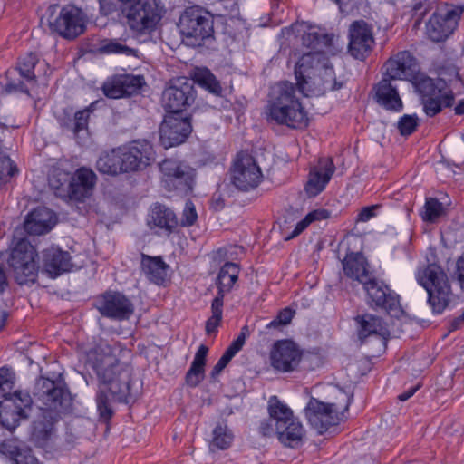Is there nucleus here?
Returning a JSON list of instances; mask_svg holds the SVG:
<instances>
[{"label":"nucleus","mask_w":464,"mask_h":464,"mask_svg":"<svg viewBox=\"0 0 464 464\" xmlns=\"http://www.w3.org/2000/svg\"><path fill=\"white\" fill-rule=\"evenodd\" d=\"M92 369L98 381L95 401L100 420L108 423L115 413L114 403L134 401L132 368L121 362L110 346L96 353Z\"/></svg>","instance_id":"f257e3e1"},{"label":"nucleus","mask_w":464,"mask_h":464,"mask_svg":"<svg viewBox=\"0 0 464 464\" xmlns=\"http://www.w3.org/2000/svg\"><path fill=\"white\" fill-rule=\"evenodd\" d=\"M384 77L390 80L412 82L419 92L423 111L429 117H434L444 108H450L454 102V93L446 81L419 75L416 58L409 51L398 52L383 64Z\"/></svg>","instance_id":"f03ea898"},{"label":"nucleus","mask_w":464,"mask_h":464,"mask_svg":"<svg viewBox=\"0 0 464 464\" xmlns=\"http://www.w3.org/2000/svg\"><path fill=\"white\" fill-rule=\"evenodd\" d=\"M298 88L290 82H279L268 95L266 115L268 121L285 125L291 129H302L308 124L307 112L297 96Z\"/></svg>","instance_id":"7ed1b4c3"},{"label":"nucleus","mask_w":464,"mask_h":464,"mask_svg":"<svg viewBox=\"0 0 464 464\" xmlns=\"http://www.w3.org/2000/svg\"><path fill=\"white\" fill-rule=\"evenodd\" d=\"M194 82L215 95H220L222 87L215 75L207 68L198 69L194 81L179 77L169 82L161 96L162 106L167 114L182 115L196 99Z\"/></svg>","instance_id":"20e7f679"},{"label":"nucleus","mask_w":464,"mask_h":464,"mask_svg":"<svg viewBox=\"0 0 464 464\" xmlns=\"http://www.w3.org/2000/svg\"><path fill=\"white\" fill-rule=\"evenodd\" d=\"M416 278L428 294V304L434 314H441L456 305L458 296L453 293L447 273L436 263L419 270Z\"/></svg>","instance_id":"39448f33"},{"label":"nucleus","mask_w":464,"mask_h":464,"mask_svg":"<svg viewBox=\"0 0 464 464\" xmlns=\"http://www.w3.org/2000/svg\"><path fill=\"white\" fill-rule=\"evenodd\" d=\"M14 380V373L11 369L0 368V396L4 398V401H0V421L8 428L10 425L5 422L11 420L12 426L14 427L21 419H26L33 404L27 392L17 391L10 393Z\"/></svg>","instance_id":"423d86ee"},{"label":"nucleus","mask_w":464,"mask_h":464,"mask_svg":"<svg viewBox=\"0 0 464 464\" xmlns=\"http://www.w3.org/2000/svg\"><path fill=\"white\" fill-rule=\"evenodd\" d=\"M38 254L35 247L26 239L13 242L7 258L9 273L19 285H34L38 278Z\"/></svg>","instance_id":"0eeeda50"},{"label":"nucleus","mask_w":464,"mask_h":464,"mask_svg":"<svg viewBox=\"0 0 464 464\" xmlns=\"http://www.w3.org/2000/svg\"><path fill=\"white\" fill-rule=\"evenodd\" d=\"M178 28L187 44L201 46L214 37V16L201 6H189L180 14Z\"/></svg>","instance_id":"6e6552de"},{"label":"nucleus","mask_w":464,"mask_h":464,"mask_svg":"<svg viewBox=\"0 0 464 464\" xmlns=\"http://www.w3.org/2000/svg\"><path fill=\"white\" fill-rule=\"evenodd\" d=\"M41 390L37 395L43 401L42 417L46 420L44 425L45 434H49L53 425L58 420L60 413L68 412L72 408V397L69 391L57 385L50 379L43 378L37 382Z\"/></svg>","instance_id":"1a4fd4ad"},{"label":"nucleus","mask_w":464,"mask_h":464,"mask_svg":"<svg viewBox=\"0 0 464 464\" xmlns=\"http://www.w3.org/2000/svg\"><path fill=\"white\" fill-rule=\"evenodd\" d=\"M51 5L48 8L47 24L51 33L57 34L67 40H73L83 34L86 29L83 12L74 5L60 8Z\"/></svg>","instance_id":"9d476101"},{"label":"nucleus","mask_w":464,"mask_h":464,"mask_svg":"<svg viewBox=\"0 0 464 464\" xmlns=\"http://www.w3.org/2000/svg\"><path fill=\"white\" fill-rule=\"evenodd\" d=\"M127 24L132 31L150 33L162 17V7L157 0H137L122 9Z\"/></svg>","instance_id":"9b49d317"},{"label":"nucleus","mask_w":464,"mask_h":464,"mask_svg":"<svg viewBox=\"0 0 464 464\" xmlns=\"http://www.w3.org/2000/svg\"><path fill=\"white\" fill-rule=\"evenodd\" d=\"M366 293L368 305L374 310H383L392 316H399L402 313L400 296L391 289L383 281L371 277L362 285Z\"/></svg>","instance_id":"f8f14e48"},{"label":"nucleus","mask_w":464,"mask_h":464,"mask_svg":"<svg viewBox=\"0 0 464 464\" xmlns=\"http://www.w3.org/2000/svg\"><path fill=\"white\" fill-rule=\"evenodd\" d=\"M37 63L38 58L35 53H29L21 56L17 66L6 72L5 92L29 95V90L36 84L34 68Z\"/></svg>","instance_id":"ddd939ff"},{"label":"nucleus","mask_w":464,"mask_h":464,"mask_svg":"<svg viewBox=\"0 0 464 464\" xmlns=\"http://www.w3.org/2000/svg\"><path fill=\"white\" fill-rule=\"evenodd\" d=\"M94 307L106 318L115 321L129 320L134 314V304L123 293L108 290L94 299Z\"/></svg>","instance_id":"4468645a"},{"label":"nucleus","mask_w":464,"mask_h":464,"mask_svg":"<svg viewBox=\"0 0 464 464\" xmlns=\"http://www.w3.org/2000/svg\"><path fill=\"white\" fill-rule=\"evenodd\" d=\"M162 181L168 190L188 194L192 190L194 169L182 161L166 159L160 164Z\"/></svg>","instance_id":"2eb2a0df"},{"label":"nucleus","mask_w":464,"mask_h":464,"mask_svg":"<svg viewBox=\"0 0 464 464\" xmlns=\"http://www.w3.org/2000/svg\"><path fill=\"white\" fill-rule=\"evenodd\" d=\"M263 174L255 159L248 154H238L231 169V182L241 191L256 188L262 181Z\"/></svg>","instance_id":"dca6fc26"},{"label":"nucleus","mask_w":464,"mask_h":464,"mask_svg":"<svg viewBox=\"0 0 464 464\" xmlns=\"http://www.w3.org/2000/svg\"><path fill=\"white\" fill-rule=\"evenodd\" d=\"M461 14V9L449 6L438 8L426 24V34L433 42L446 40L456 29Z\"/></svg>","instance_id":"f3484780"},{"label":"nucleus","mask_w":464,"mask_h":464,"mask_svg":"<svg viewBox=\"0 0 464 464\" xmlns=\"http://www.w3.org/2000/svg\"><path fill=\"white\" fill-rule=\"evenodd\" d=\"M192 131L190 116L166 114L160 125V143L168 149L186 141Z\"/></svg>","instance_id":"a211bd4d"},{"label":"nucleus","mask_w":464,"mask_h":464,"mask_svg":"<svg viewBox=\"0 0 464 464\" xmlns=\"http://www.w3.org/2000/svg\"><path fill=\"white\" fill-rule=\"evenodd\" d=\"M375 45L372 24L357 20L349 27L348 52L355 59L364 61Z\"/></svg>","instance_id":"6ab92c4d"},{"label":"nucleus","mask_w":464,"mask_h":464,"mask_svg":"<svg viewBox=\"0 0 464 464\" xmlns=\"http://www.w3.org/2000/svg\"><path fill=\"white\" fill-rule=\"evenodd\" d=\"M121 150L125 172L144 169L155 160L153 147L146 140H133Z\"/></svg>","instance_id":"aec40b11"},{"label":"nucleus","mask_w":464,"mask_h":464,"mask_svg":"<svg viewBox=\"0 0 464 464\" xmlns=\"http://www.w3.org/2000/svg\"><path fill=\"white\" fill-rule=\"evenodd\" d=\"M304 412L309 424L319 434H324L330 427L338 423L334 404H325L317 399L311 398Z\"/></svg>","instance_id":"412c9836"},{"label":"nucleus","mask_w":464,"mask_h":464,"mask_svg":"<svg viewBox=\"0 0 464 464\" xmlns=\"http://www.w3.org/2000/svg\"><path fill=\"white\" fill-rule=\"evenodd\" d=\"M301 358V350L291 340L277 341L270 352L271 365L283 372L294 371L299 365Z\"/></svg>","instance_id":"4be33fe9"},{"label":"nucleus","mask_w":464,"mask_h":464,"mask_svg":"<svg viewBox=\"0 0 464 464\" xmlns=\"http://www.w3.org/2000/svg\"><path fill=\"white\" fill-rule=\"evenodd\" d=\"M144 84L141 75L119 74L108 79L102 89L106 97L120 99L138 94Z\"/></svg>","instance_id":"5701e85b"},{"label":"nucleus","mask_w":464,"mask_h":464,"mask_svg":"<svg viewBox=\"0 0 464 464\" xmlns=\"http://www.w3.org/2000/svg\"><path fill=\"white\" fill-rule=\"evenodd\" d=\"M319 62V54L316 53H307L301 56L295 67V76L296 80V88L304 96H309L314 93L312 85L316 84L315 70Z\"/></svg>","instance_id":"b1692460"},{"label":"nucleus","mask_w":464,"mask_h":464,"mask_svg":"<svg viewBox=\"0 0 464 464\" xmlns=\"http://www.w3.org/2000/svg\"><path fill=\"white\" fill-rule=\"evenodd\" d=\"M354 321L357 325L358 338L362 343H364L369 337H373L385 347L390 333L382 318L372 314H363L355 316Z\"/></svg>","instance_id":"393cba45"},{"label":"nucleus","mask_w":464,"mask_h":464,"mask_svg":"<svg viewBox=\"0 0 464 464\" xmlns=\"http://www.w3.org/2000/svg\"><path fill=\"white\" fill-rule=\"evenodd\" d=\"M372 92L374 101L382 109L395 113L403 110V102L392 80L383 77L373 86Z\"/></svg>","instance_id":"a878e982"},{"label":"nucleus","mask_w":464,"mask_h":464,"mask_svg":"<svg viewBox=\"0 0 464 464\" xmlns=\"http://www.w3.org/2000/svg\"><path fill=\"white\" fill-rule=\"evenodd\" d=\"M68 200L83 202L92 194L96 174L91 169L82 167L71 176Z\"/></svg>","instance_id":"bb28decb"},{"label":"nucleus","mask_w":464,"mask_h":464,"mask_svg":"<svg viewBox=\"0 0 464 464\" xmlns=\"http://www.w3.org/2000/svg\"><path fill=\"white\" fill-rule=\"evenodd\" d=\"M343 275L363 285L367 280L374 276V272L371 270L370 264L364 255L361 252L347 253L342 261Z\"/></svg>","instance_id":"cd10ccee"},{"label":"nucleus","mask_w":464,"mask_h":464,"mask_svg":"<svg viewBox=\"0 0 464 464\" xmlns=\"http://www.w3.org/2000/svg\"><path fill=\"white\" fill-rule=\"evenodd\" d=\"M72 266L69 252L57 247H50L43 251L44 271L51 277H56L69 272Z\"/></svg>","instance_id":"c85d7f7f"},{"label":"nucleus","mask_w":464,"mask_h":464,"mask_svg":"<svg viewBox=\"0 0 464 464\" xmlns=\"http://www.w3.org/2000/svg\"><path fill=\"white\" fill-rule=\"evenodd\" d=\"M334 172V165L331 159L321 160L317 167L310 170L309 179L305 184V191L311 197L320 194L330 181Z\"/></svg>","instance_id":"c756f323"},{"label":"nucleus","mask_w":464,"mask_h":464,"mask_svg":"<svg viewBox=\"0 0 464 464\" xmlns=\"http://www.w3.org/2000/svg\"><path fill=\"white\" fill-rule=\"evenodd\" d=\"M56 223V216L45 207H38L28 214L24 229L32 235H43L49 232Z\"/></svg>","instance_id":"7c9ffc66"},{"label":"nucleus","mask_w":464,"mask_h":464,"mask_svg":"<svg viewBox=\"0 0 464 464\" xmlns=\"http://www.w3.org/2000/svg\"><path fill=\"white\" fill-rule=\"evenodd\" d=\"M148 224L158 227L166 235H170L179 226V220L174 211L162 204H155L151 208Z\"/></svg>","instance_id":"2f4dec72"},{"label":"nucleus","mask_w":464,"mask_h":464,"mask_svg":"<svg viewBox=\"0 0 464 464\" xmlns=\"http://www.w3.org/2000/svg\"><path fill=\"white\" fill-rule=\"evenodd\" d=\"M169 267L161 256L141 254L140 269L150 282L158 285L163 284Z\"/></svg>","instance_id":"473e14b6"},{"label":"nucleus","mask_w":464,"mask_h":464,"mask_svg":"<svg viewBox=\"0 0 464 464\" xmlns=\"http://www.w3.org/2000/svg\"><path fill=\"white\" fill-rule=\"evenodd\" d=\"M239 272V266L233 262H226L221 266L216 281L218 294L215 299L224 301L226 294L232 290L233 285L238 280Z\"/></svg>","instance_id":"72a5a7b5"},{"label":"nucleus","mask_w":464,"mask_h":464,"mask_svg":"<svg viewBox=\"0 0 464 464\" xmlns=\"http://www.w3.org/2000/svg\"><path fill=\"white\" fill-rule=\"evenodd\" d=\"M92 106L77 111L73 115L71 111H64V115L58 120L60 126L78 137L82 131L88 130Z\"/></svg>","instance_id":"f704fd0d"},{"label":"nucleus","mask_w":464,"mask_h":464,"mask_svg":"<svg viewBox=\"0 0 464 464\" xmlns=\"http://www.w3.org/2000/svg\"><path fill=\"white\" fill-rule=\"evenodd\" d=\"M71 176V172L59 167L53 168L48 176V184L50 188L53 191L56 197L61 198L63 200H68V197L70 196Z\"/></svg>","instance_id":"c9c22d12"},{"label":"nucleus","mask_w":464,"mask_h":464,"mask_svg":"<svg viewBox=\"0 0 464 464\" xmlns=\"http://www.w3.org/2000/svg\"><path fill=\"white\" fill-rule=\"evenodd\" d=\"M121 148L102 153L96 162L97 169L103 174L117 175L124 171Z\"/></svg>","instance_id":"e433bc0d"},{"label":"nucleus","mask_w":464,"mask_h":464,"mask_svg":"<svg viewBox=\"0 0 464 464\" xmlns=\"http://www.w3.org/2000/svg\"><path fill=\"white\" fill-rule=\"evenodd\" d=\"M276 431L279 441L285 446L294 449L301 446L304 430L298 419L284 425L282 429H276Z\"/></svg>","instance_id":"4c0bfd02"},{"label":"nucleus","mask_w":464,"mask_h":464,"mask_svg":"<svg viewBox=\"0 0 464 464\" xmlns=\"http://www.w3.org/2000/svg\"><path fill=\"white\" fill-rule=\"evenodd\" d=\"M268 413L271 420L275 422L276 430L282 429L284 425L297 419L292 410L276 395L271 396L268 401Z\"/></svg>","instance_id":"58836bf2"},{"label":"nucleus","mask_w":464,"mask_h":464,"mask_svg":"<svg viewBox=\"0 0 464 464\" xmlns=\"http://www.w3.org/2000/svg\"><path fill=\"white\" fill-rule=\"evenodd\" d=\"M343 86V82H338L333 66L324 65L318 70L316 84L312 85L314 94H320L325 92L336 91ZM313 93H310L312 95Z\"/></svg>","instance_id":"ea45409f"},{"label":"nucleus","mask_w":464,"mask_h":464,"mask_svg":"<svg viewBox=\"0 0 464 464\" xmlns=\"http://www.w3.org/2000/svg\"><path fill=\"white\" fill-rule=\"evenodd\" d=\"M302 41L304 46L319 54L324 51V48L330 47L333 44L334 34L321 29H311L303 34Z\"/></svg>","instance_id":"a19ab883"},{"label":"nucleus","mask_w":464,"mask_h":464,"mask_svg":"<svg viewBox=\"0 0 464 464\" xmlns=\"http://www.w3.org/2000/svg\"><path fill=\"white\" fill-rule=\"evenodd\" d=\"M331 217V211L325 208H318L309 212L302 220H300L294 230L285 239L290 240L299 236L314 221L325 220Z\"/></svg>","instance_id":"79ce46f5"},{"label":"nucleus","mask_w":464,"mask_h":464,"mask_svg":"<svg viewBox=\"0 0 464 464\" xmlns=\"http://www.w3.org/2000/svg\"><path fill=\"white\" fill-rule=\"evenodd\" d=\"M233 440L234 435L227 425L218 424L213 430L211 446L224 450L231 446Z\"/></svg>","instance_id":"37998d69"},{"label":"nucleus","mask_w":464,"mask_h":464,"mask_svg":"<svg viewBox=\"0 0 464 464\" xmlns=\"http://www.w3.org/2000/svg\"><path fill=\"white\" fill-rule=\"evenodd\" d=\"M224 301L219 299H213L211 303L212 315L206 322V333L208 335L216 334L218 327L220 325L223 316Z\"/></svg>","instance_id":"c03bdc74"},{"label":"nucleus","mask_w":464,"mask_h":464,"mask_svg":"<svg viewBox=\"0 0 464 464\" xmlns=\"http://www.w3.org/2000/svg\"><path fill=\"white\" fill-rule=\"evenodd\" d=\"M422 219L427 222H435L440 217L445 214V208L437 198H426Z\"/></svg>","instance_id":"a18cd8bd"},{"label":"nucleus","mask_w":464,"mask_h":464,"mask_svg":"<svg viewBox=\"0 0 464 464\" xmlns=\"http://www.w3.org/2000/svg\"><path fill=\"white\" fill-rule=\"evenodd\" d=\"M99 51L102 53H115V54H125L131 55L133 49L120 43L118 40H104L102 42Z\"/></svg>","instance_id":"49530a36"},{"label":"nucleus","mask_w":464,"mask_h":464,"mask_svg":"<svg viewBox=\"0 0 464 464\" xmlns=\"http://www.w3.org/2000/svg\"><path fill=\"white\" fill-rule=\"evenodd\" d=\"M18 172L17 167L3 151L0 152V186Z\"/></svg>","instance_id":"de8ad7c7"},{"label":"nucleus","mask_w":464,"mask_h":464,"mask_svg":"<svg viewBox=\"0 0 464 464\" xmlns=\"http://www.w3.org/2000/svg\"><path fill=\"white\" fill-rule=\"evenodd\" d=\"M11 459L14 464H39L38 459L28 448H15L12 452Z\"/></svg>","instance_id":"09e8293b"},{"label":"nucleus","mask_w":464,"mask_h":464,"mask_svg":"<svg viewBox=\"0 0 464 464\" xmlns=\"http://www.w3.org/2000/svg\"><path fill=\"white\" fill-rule=\"evenodd\" d=\"M397 127L401 135H410L417 128V118L406 114L401 117L397 123Z\"/></svg>","instance_id":"8fccbe9b"},{"label":"nucleus","mask_w":464,"mask_h":464,"mask_svg":"<svg viewBox=\"0 0 464 464\" xmlns=\"http://www.w3.org/2000/svg\"><path fill=\"white\" fill-rule=\"evenodd\" d=\"M197 218H198V214H197L194 204L189 200L187 201L186 206L183 210V213H182L180 225L182 227H190L196 222Z\"/></svg>","instance_id":"3c124183"},{"label":"nucleus","mask_w":464,"mask_h":464,"mask_svg":"<svg viewBox=\"0 0 464 464\" xmlns=\"http://www.w3.org/2000/svg\"><path fill=\"white\" fill-rule=\"evenodd\" d=\"M204 371L190 365L186 373V383L190 387L198 386L203 380Z\"/></svg>","instance_id":"603ef678"},{"label":"nucleus","mask_w":464,"mask_h":464,"mask_svg":"<svg viewBox=\"0 0 464 464\" xmlns=\"http://www.w3.org/2000/svg\"><path fill=\"white\" fill-rule=\"evenodd\" d=\"M233 356L225 351L223 355L219 358L216 365L213 367L210 377L212 379H216L222 371L227 367L229 362L232 360Z\"/></svg>","instance_id":"864d4df0"},{"label":"nucleus","mask_w":464,"mask_h":464,"mask_svg":"<svg viewBox=\"0 0 464 464\" xmlns=\"http://www.w3.org/2000/svg\"><path fill=\"white\" fill-rule=\"evenodd\" d=\"M381 208L380 205H372L364 207L359 212L356 221L357 222H367L371 218L376 216V210Z\"/></svg>","instance_id":"5fc2aeb1"},{"label":"nucleus","mask_w":464,"mask_h":464,"mask_svg":"<svg viewBox=\"0 0 464 464\" xmlns=\"http://www.w3.org/2000/svg\"><path fill=\"white\" fill-rule=\"evenodd\" d=\"M454 277L457 279L461 290L464 292V252L456 260Z\"/></svg>","instance_id":"6e6d98bb"},{"label":"nucleus","mask_w":464,"mask_h":464,"mask_svg":"<svg viewBox=\"0 0 464 464\" xmlns=\"http://www.w3.org/2000/svg\"><path fill=\"white\" fill-rule=\"evenodd\" d=\"M245 344V340L243 336H237L236 340H234L231 344L227 348L226 352L228 353L233 357L242 349Z\"/></svg>","instance_id":"4d7b16f0"},{"label":"nucleus","mask_w":464,"mask_h":464,"mask_svg":"<svg viewBox=\"0 0 464 464\" xmlns=\"http://www.w3.org/2000/svg\"><path fill=\"white\" fill-rule=\"evenodd\" d=\"M295 314V311L292 309L285 307L282 309L276 315L278 318V322L282 323L283 325H286L290 324Z\"/></svg>","instance_id":"13d9d810"},{"label":"nucleus","mask_w":464,"mask_h":464,"mask_svg":"<svg viewBox=\"0 0 464 464\" xmlns=\"http://www.w3.org/2000/svg\"><path fill=\"white\" fill-rule=\"evenodd\" d=\"M463 324H464V311L462 312V314L459 316L455 317L450 321L449 331L450 332L456 331V330L459 329Z\"/></svg>","instance_id":"bf43d9fd"},{"label":"nucleus","mask_w":464,"mask_h":464,"mask_svg":"<svg viewBox=\"0 0 464 464\" xmlns=\"http://www.w3.org/2000/svg\"><path fill=\"white\" fill-rule=\"evenodd\" d=\"M420 384L414 386V387H411L408 391H405L403 392L402 393H401L399 396H398V399L401 401H406L407 400H409L411 396H413V394L420 389Z\"/></svg>","instance_id":"052dcab7"},{"label":"nucleus","mask_w":464,"mask_h":464,"mask_svg":"<svg viewBox=\"0 0 464 464\" xmlns=\"http://www.w3.org/2000/svg\"><path fill=\"white\" fill-rule=\"evenodd\" d=\"M208 352V348L206 345L201 344L199 346L198 350L197 351L195 357L206 361Z\"/></svg>","instance_id":"680f3d73"},{"label":"nucleus","mask_w":464,"mask_h":464,"mask_svg":"<svg viewBox=\"0 0 464 464\" xmlns=\"http://www.w3.org/2000/svg\"><path fill=\"white\" fill-rule=\"evenodd\" d=\"M7 285V279L5 276V272L3 267L0 266V293H3Z\"/></svg>","instance_id":"e2e57ef3"},{"label":"nucleus","mask_w":464,"mask_h":464,"mask_svg":"<svg viewBox=\"0 0 464 464\" xmlns=\"http://www.w3.org/2000/svg\"><path fill=\"white\" fill-rule=\"evenodd\" d=\"M284 326L282 323L278 322V318L276 317L270 323H268L266 326V329H278L279 327Z\"/></svg>","instance_id":"0e129e2a"},{"label":"nucleus","mask_w":464,"mask_h":464,"mask_svg":"<svg viewBox=\"0 0 464 464\" xmlns=\"http://www.w3.org/2000/svg\"><path fill=\"white\" fill-rule=\"evenodd\" d=\"M205 364H206V361L205 360L198 359V358H196V357H194L193 362L191 363V365L194 366L195 368H199V369H201L203 371H204Z\"/></svg>","instance_id":"69168bd1"},{"label":"nucleus","mask_w":464,"mask_h":464,"mask_svg":"<svg viewBox=\"0 0 464 464\" xmlns=\"http://www.w3.org/2000/svg\"><path fill=\"white\" fill-rule=\"evenodd\" d=\"M454 111L457 115L464 114V99H462L459 102V103L456 105Z\"/></svg>","instance_id":"338daca9"},{"label":"nucleus","mask_w":464,"mask_h":464,"mask_svg":"<svg viewBox=\"0 0 464 464\" xmlns=\"http://www.w3.org/2000/svg\"><path fill=\"white\" fill-rule=\"evenodd\" d=\"M224 206H225L224 201L220 198L216 199V203H215V207H214L216 210L222 209L224 208Z\"/></svg>","instance_id":"774afa93"}]
</instances>
